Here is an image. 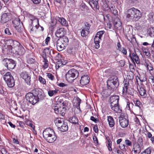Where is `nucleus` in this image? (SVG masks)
Segmentation results:
<instances>
[{
	"label": "nucleus",
	"instance_id": "11",
	"mask_svg": "<svg viewBox=\"0 0 154 154\" xmlns=\"http://www.w3.org/2000/svg\"><path fill=\"white\" fill-rule=\"evenodd\" d=\"M12 18L11 14L10 13H7L3 14L2 16L1 19V23L2 24H4L7 23V26L8 27L9 21H10Z\"/></svg>",
	"mask_w": 154,
	"mask_h": 154
},
{
	"label": "nucleus",
	"instance_id": "10",
	"mask_svg": "<svg viewBox=\"0 0 154 154\" xmlns=\"http://www.w3.org/2000/svg\"><path fill=\"white\" fill-rule=\"evenodd\" d=\"M3 62L4 65L9 70L13 69L16 66L15 61L11 59L5 58Z\"/></svg>",
	"mask_w": 154,
	"mask_h": 154
},
{
	"label": "nucleus",
	"instance_id": "22",
	"mask_svg": "<svg viewBox=\"0 0 154 154\" xmlns=\"http://www.w3.org/2000/svg\"><path fill=\"white\" fill-rule=\"evenodd\" d=\"M131 58L133 60H134L137 64L139 63H140V60L138 56L136 53L135 51L134 52L132 53L129 55Z\"/></svg>",
	"mask_w": 154,
	"mask_h": 154
},
{
	"label": "nucleus",
	"instance_id": "31",
	"mask_svg": "<svg viewBox=\"0 0 154 154\" xmlns=\"http://www.w3.org/2000/svg\"><path fill=\"white\" fill-rule=\"evenodd\" d=\"M27 17L29 18L32 21H35L38 23V24H39V22L38 20L36 19V17L30 14H27Z\"/></svg>",
	"mask_w": 154,
	"mask_h": 154
},
{
	"label": "nucleus",
	"instance_id": "9",
	"mask_svg": "<svg viewBox=\"0 0 154 154\" xmlns=\"http://www.w3.org/2000/svg\"><path fill=\"white\" fill-rule=\"evenodd\" d=\"M12 51L18 57L23 55L25 53V49L19 42L18 45L16 46Z\"/></svg>",
	"mask_w": 154,
	"mask_h": 154
},
{
	"label": "nucleus",
	"instance_id": "32",
	"mask_svg": "<svg viewBox=\"0 0 154 154\" xmlns=\"http://www.w3.org/2000/svg\"><path fill=\"white\" fill-rule=\"evenodd\" d=\"M139 92L140 94L143 97H145L146 96V90L143 88H140L139 90Z\"/></svg>",
	"mask_w": 154,
	"mask_h": 154
},
{
	"label": "nucleus",
	"instance_id": "38",
	"mask_svg": "<svg viewBox=\"0 0 154 154\" xmlns=\"http://www.w3.org/2000/svg\"><path fill=\"white\" fill-rule=\"evenodd\" d=\"M149 35L151 37L154 38V27H151L149 28Z\"/></svg>",
	"mask_w": 154,
	"mask_h": 154
},
{
	"label": "nucleus",
	"instance_id": "29",
	"mask_svg": "<svg viewBox=\"0 0 154 154\" xmlns=\"http://www.w3.org/2000/svg\"><path fill=\"white\" fill-rule=\"evenodd\" d=\"M58 21L63 26H67L68 25L67 20L63 17H59Z\"/></svg>",
	"mask_w": 154,
	"mask_h": 154
},
{
	"label": "nucleus",
	"instance_id": "24",
	"mask_svg": "<svg viewBox=\"0 0 154 154\" xmlns=\"http://www.w3.org/2000/svg\"><path fill=\"white\" fill-rule=\"evenodd\" d=\"M134 103L136 107L134 108V111L136 113H138L140 111L141 103L139 100H137Z\"/></svg>",
	"mask_w": 154,
	"mask_h": 154
},
{
	"label": "nucleus",
	"instance_id": "7",
	"mask_svg": "<svg viewBox=\"0 0 154 154\" xmlns=\"http://www.w3.org/2000/svg\"><path fill=\"white\" fill-rule=\"evenodd\" d=\"M3 79L8 87L12 88L15 85L14 80L13 77L10 72H7L4 75Z\"/></svg>",
	"mask_w": 154,
	"mask_h": 154
},
{
	"label": "nucleus",
	"instance_id": "43",
	"mask_svg": "<svg viewBox=\"0 0 154 154\" xmlns=\"http://www.w3.org/2000/svg\"><path fill=\"white\" fill-rule=\"evenodd\" d=\"M57 104H59V105H60V106H64V101L63 100L61 99L60 98H59L57 101Z\"/></svg>",
	"mask_w": 154,
	"mask_h": 154
},
{
	"label": "nucleus",
	"instance_id": "54",
	"mask_svg": "<svg viewBox=\"0 0 154 154\" xmlns=\"http://www.w3.org/2000/svg\"><path fill=\"white\" fill-rule=\"evenodd\" d=\"M29 28L30 29V32H33L36 29H37L36 27V25H35V26H29Z\"/></svg>",
	"mask_w": 154,
	"mask_h": 154
},
{
	"label": "nucleus",
	"instance_id": "48",
	"mask_svg": "<svg viewBox=\"0 0 154 154\" xmlns=\"http://www.w3.org/2000/svg\"><path fill=\"white\" fill-rule=\"evenodd\" d=\"M125 143L126 145L128 146H131L132 145V143L131 141L129 140H125Z\"/></svg>",
	"mask_w": 154,
	"mask_h": 154
},
{
	"label": "nucleus",
	"instance_id": "2",
	"mask_svg": "<svg viewBox=\"0 0 154 154\" xmlns=\"http://www.w3.org/2000/svg\"><path fill=\"white\" fill-rule=\"evenodd\" d=\"M126 18L129 21H137L142 16L140 10L134 7L129 9L126 13Z\"/></svg>",
	"mask_w": 154,
	"mask_h": 154
},
{
	"label": "nucleus",
	"instance_id": "45",
	"mask_svg": "<svg viewBox=\"0 0 154 154\" xmlns=\"http://www.w3.org/2000/svg\"><path fill=\"white\" fill-rule=\"evenodd\" d=\"M126 37L128 40L130 41V42L132 44L134 42V41H136L135 38L132 35H131V38H129L127 36H126Z\"/></svg>",
	"mask_w": 154,
	"mask_h": 154
},
{
	"label": "nucleus",
	"instance_id": "57",
	"mask_svg": "<svg viewBox=\"0 0 154 154\" xmlns=\"http://www.w3.org/2000/svg\"><path fill=\"white\" fill-rule=\"evenodd\" d=\"M63 66V65L60 61H58L57 63L56 67V68H59L60 67H62Z\"/></svg>",
	"mask_w": 154,
	"mask_h": 154
},
{
	"label": "nucleus",
	"instance_id": "60",
	"mask_svg": "<svg viewBox=\"0 0 154 154\" xmlns=\"http://www.w3.org/2000/svg\"><path fill=\"white\" fill-rule=\"evenodd\" d=\"M149 79L150 81L152 83H154V77L152 76H151L149 77Z\"/></svg>",
	"mask_w": 154,
	"mask_h": 154
},
{
	"label": "nucleus",
	"instance_id": "44",
	"mask_svg": "<svg viewBox=\"0 0 154 154\" xmlns=\"http://www.w3.org/2000/svg\"><path fill=\"white\" fill-rule=\"evenodd\" d=\"M44 65H43V67L44 68L46 69L48 67V60L45 58H44Z\"/></svg>",
	"mask_w": 154,
	"mask_h": 154
},
{
	"label": "nucleus",
	"instance_id": "14",
	"mask_svg": "<svg viewBox=\"0 0 154 154\" xmlns=\"http://www.w3.org/2000/svg\"><path fill=\"white\" fill-rule=\"evenodd\" d=\"M7 43L8 44V48L9 49V52H12V50L16 46L18 45L19 42L12 39H8L6 41Z\"/></svg>",
	"mask_w": 154,
	"mask_h": 154
},
{
	"label": "nucleus",
	"instance_id": "13",
	"mask_svg": "<svg viewBox=\"0 0 154 154\" xmlns=\"http://www.w3.org/2000/svg\"><path fill=\"white\" fill-rule=\"evenodd\" d=\"M91 25L87 22L85 23V26L81 31V35L82 37H86L89 33V30L90 29Z\"/></svg>",
	"mask_w": 154,
	"mask_h": 154
},
{
	"label": "nucleus",
	"instance_id": "23",
	"mask_svg": "<svg viewBox=\"0 0 154 154\" xmlns=\"http://www.w3.org/2000/svg\"><path fill=\"white\" fill-rule=\"evenodd\" d=\"M58 129L61 131L65 132L68 130V126L66 123L63 122L62 124L59 125Z\"/></svg>",
	"mask_w": 154,
	"mask_h": 154
},
{
	"label": "nucleus",
	"instance_id": "59",
	"mask_svg": "<svg viewBox=\"0 0 154 154\" xmlns=\"http://www.w3.org/2000/svg\"><path fill=\"white\" fill-rule=\"evenodd\" d=\"M119 65L121 67H123L125 65V62L123 60H121L119 61Z\"/></svg>",
	"mask_w": 154,
	"mask_h": 154
},
{
	"label": "nucleus",
	"instance_id": "18",
	"mask_svg": "<svg viewBox=\"0 0 154 154\" xmlns=\"http://www.w3.org/2000/svg\"><path fill=\"white\" fill-rule=\"evenodd\" d=\"M90 78L87 75L82 76L80 80V83L82 85H85L88 84L89 82Z\"/></svg>",
	"mask_w": 154,
	"mask_h": 154
},
{
	"label": "nucleus",
	"instance_id": "35",
	"mask_svg": "<svg viewBox=\"0 0 154 154\" xmlns=\"http://www.w3.org/2000/svg\"><path fill=\"white\" fill-rule=\"evenodd\" d=\"M139 76L138 78L140 81L145 82L146 80V76L144 74L142 73L140 74H139Z\"/></svg>",
	"mask_w": 154,
	"mask_h": 154
},
{
	"label": "nucleus",
	"instance_id": "15",
	"mask_svg": "<svg viewBox=\"0 0 154 154\" xmlns=\"http://www.w3.org/2000/svg\"><path fill=\"white\" fill-rule=\"evenodd\" d=\"M12 23L16 29L17 30L18 32H20L21 31V27L23 24L21 23V24L20 19L19 18L17 17L13 19Z\"/></svg>",
	"mask_w": 154,
	"mask_h": 154
},
{
	"label": "nucleus",
	"instance_id": "63",
	"mask_svg": "<svg viewBox=\"0 0 154 154\" xmlns=\"http://www.w3.org/2000/svg\"><path fill=\"white\" fill-rule=\"evenodd\" d=\"M33 2L36 4H38L40 2L41 0H32Z\"/></svg>",
	"mask_w": 154,
	"mask_h": 154
},
{
	"label": "nucleus",
	"instance_id": "26",
	"mask_svg": "<svg viewBox=\"0 0 154 154\" xmlns=\"http://www.w3.org/2000/svg\"><path fill=\"white\" fill-rule=\"evenodd\" d=\"M101 38L96 35L94 38V40L95 44V47L96 49H97L99 48L100 45L99 43L100 40L101 39Z\"/></svg>",
	"mask_w": 154,
	"mask_h": 154
},
{
	"label": "nucleus",
	"instance_id": "6",
	"mask_svg": "<svg viewBox=\"0 0 154 154\" xmlns=\"http://www.w3.org/2000/svg\"><path fill=\"white\" fill-rule=\"evenodd\" d=\"M78 72L75 69L69 70L66 75V80L69 82H72L76 78V75H78Z\"/></svg>",
	"mask_w": 154,
	"mask_h": 154
},
{
	"label": "nucleus",
	"instance_id": "40",
	"mask_svg": "<svg viewBox=\"0 0 154 154\" xmlns=\"http://www.w3.org/2000/svg\"><path fill=\"white\" fill-rule=\"evenodd\" d=\"M74 100H76V106L78 109L80 108V105L81 102V100L78 97L76 98V99H75Z\"/></svg>",
	"mask_w": 154,
	"mask_h": 154
},
{
	"label": "nucleus",
	"instance_id": "36",
	"mask_svg": "<svg viewBox=\"0 0 154 154\" xmlns=\"http://www.w3.org/2000/svg\"><path fill=\"white\" fill-rule=\"evenodd\" d=\"M69 120L70 122L75 124L77 123L78 121V119L75 116H72V118H69Z\"/></svg>",
	"mask_w": 154,
	"mask_h": 154
},
{
	"label": "nucleus",
	"instance_id": "49",
	"mask_svg": "<svg viewBox=\"0 0 154 154\" xmlns=\"http://www.w3.org/2000/svg\"><path fill=\"white\" fill-rule=\"evenodd\" d=\"M146 66L147 69L150 71H152L153 69V68L152 65L150 63L149 64L148 63L146 64Z\"/></svg>",
	"mask_w": 154,
	"mask_h": 154
},
{
	"label": "nucleus",
	"instance_id": "62",
	"mask_svg": "<svg viewBox=\"0 0 154 154\" xmlns=\"http://www.w3.org/2000/svg\"><path fill=\"white\" fill-rule=\"evenodd\" d=\"M93 140L94 141V143H98L97 138L96 136H94V137H93Z\"/></svg>",
	"mask_w": 154,
	"mask_h": 154
},
{
	"label": "nucleus",
	"instance_id": "34",
	"mask_svg": "<svg viewBox=\"0 0 154 154\" xmlns=\"http://www.w3.org/2000/svg\"><path fill=\"white\" fill-rule=\"evenodd\" d=\"M119 97L117 95H113L110 97V102L117 101L119 100Z\"/></svg>",
	"mask_w": 154,
	"mask_h": 154
},
{
	"label": "nucleus",
	"instance_id": "52",
	"mask_svg": "<svg viewBox=\"0 0 154 154\" xmlns=\"http://www.w3.org/2000/svg\"><path fill=\"white\" fill-rule=\"evenodd\" d=\"M47 76L48 77L49 79L52 80H53L54 79V76L51 73H48Z\"/></svg>",
	"mask_w": 154,
	"mask_h": 154
},
{
	"label": "nucleus",
	"instance_id": "56",
	"mask_svg": "<svg viewBox=\"0 0 154 154\" xmlns=\"http://www.w3.org/2000/svg\"><path fill=\"white\" fill-rule=\"evenodd\" d=\"M129 68L131 71L132 72H134V66L131 64H130Z\"/></svg>",
	"mask_w": 154,
	"mask_h": 154
},
{
	"label": "nucleus",
	"instance_id": "28",
	"mask_svg": "<svg viewBox=\"0 0 154 154\" xmlns=\"http://www.w3.org/2000/svg\"><path fill=\"white\" fill-rule=\"evenodd\" d=\"M59 91V90L56 89L54 90H49L48 92V93L50 97H52L56 95Z\"/></svg>",
	"mask_w": 154,
	"mask_h": 154
},
{
	"label": "nucleus",
	"instance_id": "41",
	"mask_svg": "<svg viewBox=\"0 0 154 154\" xmlns=\"http://www.w3.org/2000/svg\"><path fill=\"white\" fill-rule=\"evenodd\" d=\"M135 0H125V3L128 5H133L135 3Z\"/></svg>",
	"mask_w": 154,
	"mask_h": 154
},
{
	"label": "nucleus",
	"instance_id": "51",
	"mask_svg": "<svg viewBox=\"0 0 154 154\" xmlns=\"http://www.w3.org/2000/svg\"><path fill=\"white\" fill-rule=\"evenodd\" d=\"M27 61L28 63L30 64L33 63L35 61L34 59L32 58H29L28 59Z\"/></svg>",
	"mask_w": 154,
	"mask_h": 154
},
{
	"label": "nucleus",
	"instance_id": "58",
	"mask_svg": "<svg viewBox=\"0 0 154 154\" xmlns=\"http://www.w3.org/2000/svg\"><path fill=\"white\" fill-rule=\"evenodd\" d=\"M5 34L8 35H11V33L10 32L9 29L8 28H6L5 29Z\"/></svg>",
	"mask_w": 154,
	"mask_h": 154
},
{
	"label": "nucleus",
	"instance_id": "19",
	"mask_svg": "<svg viewBox=\"0 0 154 154\" xmlns=\"http://www.w3.org/2000/svg\"><path fill=\"white\" fill-rule=\"evenodd\" d=\"M66 34V32L63 28H60L57 29L55 33L56 36L60 38L64 37V35Z\"/></svg>",
	"mask_w": 154,
	"mask_h": 154
},
{
	"label": "nucleus",
	"instance_id": "21",
	"mask_svg": "<svg viewBox=\"0 0 154 154\" xmlns=\"http://www.w3.org/2000/svg\"><path fill=\"white\" fill-rule=\"evenodd\" d=\"M128 82L125 81L124 82V86L123 87L122 91V94L123 96H126L127 93H128V94H129L128 90Z\"/></svg>",
	"mask_w": 154,
	"mask_h": 154
},
{
	"label": "nucleus",
	"instance_id": "16",
	"mask_svg": "<svg viewBox=\"0 0 154 154\" xmlns=\"http://www.w3.org/2000/svg\"><path fill=\"white\" fill-rule=\"evenodd\" d=\"M110 106L111 109L114 111L116 112H120L121 110L120 109L119 104V101L110 102Z\"/></svg>",
	"mask_w": 154,
	"mask_h": 154
},
{
	"label": "nucleus",
	"instance_id": "39",
	"mask_svg": "<svg viewBox=\"0 0 154 154\" xmlns=\"http://www.w3.org/2000/svg\"><path fill=\"white\" fill-rule=\"evenodd\" d=\"M38 80L43 85L46 84V82L45 80L40 75L38 76Z\"/></svg>",
	"mask_w": 154,
	"mask_h": 154
},
{
	"label": "nucleus",
	"instance_id": "37",
	"mask_svg": "<svg viewBox=\"0 0 154 154\" xmlns=\"http://www.w3.org/2000/svg\"><path fill=\"white\" fill-rule=\"evenodd\" d=\"M109 9L110 11L111 12L116 15L117 14V11L114 6H112L109 8Z\"/></svg>",
	"mask_w": 154,
	"mask_h": 154
},
{
	"label": "nucleus",
	"instance_id": "3",
	"mask_svg": "<svg viewBox=\"0 0 154 154\" xmlns=\"http://www.w3.org/2000/svg\"><path fill=\"white\" fill-rule=\"evenodd\" d=\"M43 135L45 139L49 143H53L56 139L54 132L50 128L45 129L43 133Z\"/></svg>",
	"mask_w": 154,
	"mask_h": 154
},
{
	"label": "nucleus",
	"instance_id": "47",
	"mask_svg": "<svg viewBox=\"0 0 154 154\" xmlns=\"http://www.w3.org/2000/svg\"><path fill=\"white\" fill-rule=\"evenodd\" d=\"M50 54L51 57H54V58L55 57V55L56 56H57V55H58V56H59V55L60 56V55H59V54L56 53L55 54V53L52 51H50Z\"/></svg>",
	"mask_w": 154,
	"mask_h": 154
},
{
	"label": "nucleus",
	"instance_id": "55",
	"mask_svg": "<svg viewBox=\"0 0 154 154\" xmlns=\"http://www.w3.org/2000/svg\"><path fill=\"white\" fill-rule=\"evenodd\" d=\"M144 53H145V55L147 57H150L151 54L148 50H147L146 51H145L144 52Z\"/></svg>",
	"mask_w": 154,
	"mask_h": 154
},
{
	"label": "nucleus",
	"instance_id": "1",
	"mask_svg": "<svg viewBox=\"0 0 154 154\" xmlns=\"http://www.w3.org/2000/svg\"><path fill=\"white\" fill-rule=\"evenodd\" d=\"M34 93L35 95L31 92H29L26 94V96L27 100L32 105L35 104L38 102L40 99H42L43 96L41 90L38 89H35Z\"/></svg>",
	"mask_w": 154,
	"mask_h": 154
},
{
	"label": "nucleus",
	"instance_id": "30",
	"mask_svg": "<svg viewBox=\"0 0 154 154\" xmlns=\"http://www.w3.org/2000/svg\"><path fill=\"white\" fill-rule=\"evenodd\" d=\"M122 23L119 20L117 21H114V26L115 28L117 29H120L122 28Z\"/></svg>",
	"mask_w": 154,
	"mask_h": 154
},
{
	"label": "nucleus",
	"instance_id": "12",
	"mask_svg": "<svg viewBox=\"0 0 154 154\" xmlns=\"http://www.w3.org/2000/svg\"><path fill=\"white\" fill-rule=\"evenodd\" d=\"M54 109L56 113L63 116L65 114L66 109L62 106H61L59 104H56L54 107Z\"/></svg>",
	"mask_w": 154,
	"mask_h": 154
},
{
	"label": "nucleus",
	"instance_id": "53",
	"mask_svg": "<svg viewBox=\"0 0 154 154\" xmlns=\"http://www.w3.org/2000/svg\"><path fill=\"white\" fill-rule=\"evenodd\" d=\"M90 119L95 123H97L99 122V120L95 118L94 116H92L91 117Z\"/></svg>",
	"mask_w": 154,
	"mask_h": 154
},
{
	"label": "nucleus",
	"instance_id": "25",
	"mask_svg": "<svg viewBox=\"0 0 154 154\" xmlns=\"http://www.w3.org/2000/svg\"><path fill=\"white\" fill-rule=\"evenodd\" d=\"M134 152L135 154H138L141 151V149L139 144L135 143L133 146Z\"/></svg>",
	"mask_w": 154,
	"mask_h": 154
},
{
	"label": "nucleus",
	"instance_id": "64",
	"mask_svg": "<svg viewBox=\"0 0 154 154\" xmlns=\"http://www.w3.org/2000/svg\"><path fill=\"white\" fill-rule=\"evenodd\" d=\"M56 47V44L55 42H53L51 45V47L54 48Z\"/></svg>",
	"mask_w": 154,
	"mask_h": 154
},
{
	"label": "nucleus",
	"instance_id": "46",
	"mask_svg": "<svg viewBox=\"0 0 154 154\" xmlns=\"http://www.w3.org/2000/svg\"><path fill=\"white\" fill-rule=\"evenodd\" d=\"M103 4L102 5L103 8L106 10H108L109 8V7L107 3V2L106 1H104L103 2Z\"/></svg>",
	"mask_w": 154,
	"mask_h": 154
},
{
	"label": "nucleus",
	"instance_id": "61",
	"mask_svg": "<svg viewBox=\"0 0 154 154\" xmlns=\"http://www.w3.org/2000/svg\"><path fill=\"white\" fill-rule=\"evenodd\" d=\"M142 141L143 140L142 138H139L138 140V143L139 144V145H142Z\"/></svg>",
	"mask_w": 154,
	"mask_h": 154
},
{
	"label": "nucleus",
	"instance_id": "50",
	"mask_svg": "<svg viewBox=\"0 0 154 154\" xmlns=\"http://www.w3.org/2000/svg\"><path fill=\"white\" fill-rule=\"evenodd\" d=\"M104 31H100L97 33L96 35L100 37L101 38L103 35L104 34Z\"/></svg>",
	"mask_w": 154,
	"mask_h": 154
},
{
	"label": "nucleus",
	"instance_id": "17",
	"mask_svg": "<svg viewBox=\"0 0 154 154\" xmlns=\"http://www.w3.org/2000/svg\"><path fill=\"white\" fill-rule=\"evenodd\" d=\"M20 75L21 77L23 79L26 84L30 85V83L31 77L28 75V73L26 72H23L21 73Z\"/></svg>",
	"mask_w": 154,
	"mask_h": 154
},
{
	"label": "nucleus",
	"instance_id": "5",
	"mask_svg": "<svg viewBox=\"0 0 154 154\" xmlns=\"http://www.w3.org/2000/svg\"><path fill=\"white\" fill-rule=\"evenodd\" d=\"M107 85L108 88H117L119 85L118 78L117 76H113L109 78L107 81Z\"/></svg>",
	"mask_w": 154,
	"mask_h": 154
},
{
	"label": "nucleus",
	"instance_id": "20",
	"mask_svg": "<svg viewBox=\"0 0 154 154\" xmlns=\"http://www.w3.org/2000/svg\"><path fill=\"white\" fill-rule=\"evenodd\" d=\"M98 2V0H90L89 3L92 8L95 10L99 8Z\"/></svg>",
	"mask_w": 154,
	"mask_h": 154
},
{
	"label": "nucleus",
	"instance_id": "4",
	"mask_svg": "<svg viewBox=\"0 0 154 154\" xmlns=\"http://www.w3.org/2000/svg\"><path fill=\"white\" fill-rule=\"evenodd\" d=\"M68 42V38L66 36L58 39L56 43V47L57 50L60 51L64 49Z\"/></svg>",
	"mask_w": 154,
	"mask_h": 154
},
{
	"label": "nucleus",
	"instance_id": "27",
	"mask_svg": "<svg viewBox=\"0 0 154 154\" xmlns=\"http://www.w3.org/2000/svg\"><path fill=\"white\" fill-rule=\"evenodd\" d=\"M107 121L109 127H113L115 125V122L113 117L110 116H107Z\"/></svg>",
	"mask_w": 154,
	"mask_h": 154
},
{
	"label": "nucleus",
	"instance_id": "8",
	"mask_svg": "<svg viewBox=\"0 0 154 154\" xmlns=\"http://www.w3.org/2000/svg\"><path fill=\"white\" fill-rule=\"evenodd\" d=\"M118 119L120 125L122 128H125L128 126L129 121L126 114L121 113Z\"/></svg>",
	"mask_w": 154,
	"mask_h": 154
},
{
	"label": "nucleus",
	"instance_id": "42",
	"mask_svg": "<svg viewBox=\"0 0 154 154\" xmlns=\"http://www.w3.org/2000/svg\"><path fill=\"white\" fill-rule=\"evenodd\" d=\"M151 152L150 149L148 148L142 152L140 154H150Z\"/></svg>",
	"mask_w": 154,
	"mask_h": 154
},
{
	"label": "nucleus",
	"instance_id": "33",
	"mask_svg": "<svg viewBox=\"0 0 154 154\" xmlns=\"http://www.w3.org/2000/svg\"><path fill=\"white\" fill-rule=\"evenodd\" d=\"M54 122L58 127H59V125H61L62 124V123L64 122L63 119L60 118L56 119L55 120Z\"/></svg>",
	"mask_w": 154,
	"mask_h": 154
}]
</instances>
